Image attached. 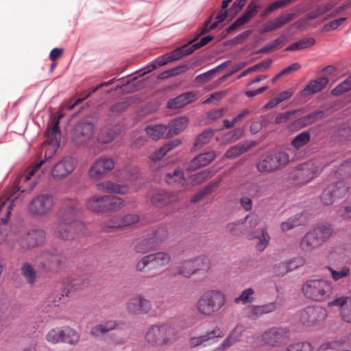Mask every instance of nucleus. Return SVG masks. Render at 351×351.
<instances>
[{
  "label": "nucleus",
  "mask_w": 351,
  "mask_h": 351,
  "mask_svg": "<svg viewBox=\"0 0 351 351\" xmlns=\"http://www.w3.org/2000/svg\"><path fill=\"white\" fill-rule=\"evenodd\" d=\"M59 261V256L56 254L45 252L36 258V263L44 269L48 268Z\"/></svg>",
  "instance_id": "36"
},
{
  "label": "nucleus",
  "mask_w": 351,
  "mask_h": 351,
  "mask_svg": "<svg viewBox=\"0 0 351 351\" xmlns=\"http://www.w3.org/2000/svg\"><path fill=\"white\" fill-rule=\"evenodd\" d=\"M119 134V130L117 128H104L101 130L97 140L100 143H110Z\"/></svg>",
  "instance_id": "37"
},
{
  "label": "nucleus",
  "mask_w": 351,
  "mask_h": 351,
  "mask_svg": "<svg viewBox=\"0 0 351 351\" xmlns=\"http://www.w3.org/2000/svg\"><path fill=\"white\" fill-rule=\"evenodd\" d=\"M223 335L224 333L220 328L215 327L202 335L190 337L189 339V346L191 348H196L212 345L218 342Z\"/></svg>",
  "instance_id": "12"
},
{
  "label": "nucleus",
  "mask_w": 351,
  "mask_h": 351,
  "mask_svg": "<svg viewBox=\"0 0 351 351\" xmlns=\"http://www.w3.org/2000/svg\"><path fill=\"white\" fill-rule=\"evenodd\" d=\"M289 160V156L287 153L277 152L261 160L257 164V169L260 172L269 173L287 165Z\"/></svg>",
  "instance_id": "10"
},
{
  "label": "nucleus",
  "mask_w": 351,
  "mask_h": 351,
  "mask_svg": "<svg viewBox=\"0 0 351 351\" xmlns=\"http://www.w3.org/2000/svg\"><path fill=\"white\" fill-rule=\"evenodd\" d=\"M44 164V161H40L34 166L25 176L23 178L24 182H28L31 181L29 184L26 189H23L21 193L27 191L29 193L37 184V180L40 178L41 174L43 173V169H41L42 165Z\"/></svg>",
  "instance_id": "25"
},
{
  "label": "nucleus",
  "mask_w": 351,
  "mask_h": 351,
  "mask_svg": "<svg viewBox=\"0 0 351 351\" xmlns=\"http://www.w3.org/2000/svg\"><path fill=\"white\" fill-rule=\"evenodd\" d=\"M54 204V198L51 195L40 194L34 197L29 203L27 211L33 216L43 217L52 210Z\"/></svg>",
  "instance_id": "7"
},
{
  "label": "nucleus",
  "mask_w": 351,
  "mask_h": 351,
  "mask_svg": "<svg viewBox=\"0 0 351 351\" xmlns=\"http://www.w3.org/2000/svg\"><path fill=\"white\" fill-rule=\"evenodd\" d=\"M350 174L349 163L341 165L333 176L330 183L326 186L337 199L344 197L348 191L349 186L343 180L344 178Z\"/></svg>",
  "instance_id": "6"
},
{
  "label": "nucleus",
  "mask_w": 351,
  "mask_h": 351,
  "mask_svg": "<svg viewBox=\"0 0 351 351\" xmlns=\"http://www.w3.org/2000/svg\"><path fill=\"white\" fill-rule=\"evenodd\" d=\"M294 14L289 13L284 15H280L275 19L269 21L265 24L263 27L259 30L261 34H265L268 32L273 31L278 29L291 21L294 18Z\"/></svg>",
  "instance_id": "26"
},
{
  "label": "nucleus",
  "mask_w": 351,
  "mask_h": 351,
  "mask_svg": "<svg viewBox=\"0 0 351 351\" xmlns=\"http://www.w3.org/2000/svg\"><path fill=\"white\" fill-rule=\"evenodd\" d=\"M252 18L250 14L245 13L241 17L237 19L227 29L228 33L234 30L237 27L248 22Z\"/></svg>",
  "instance_id": "62"
},
{
  "label": "nucleus",
  "mask_w": 351,
  "mask_h": 351,
  "mask_svg": "<svg viewBox=\"0 0 351 351\" xmlns=\"http://www.w3.org/2000/svg\"><path fill=\"white\" fill-rule=\"evenodd\" d=\"M189 123L188 118L180 117L169 122L168 125L169 135H177L186 129Z\"/></svg>",
  "instance_id": "35"
},
{
  "label": "nucleus",
  "mask_w": 351,
  "mask_h": 351,
  "mask_svg": "<svg viewBox=\"0 0 351 351\" xmlns=\"http://www.w3.org/2000/svg\"><path fill=\"white\" fill-rule=\"evenodd\" d=\"M156 61L157 64L153 63L152 64L148 65L147 66V68L145 69L146 71H145L143 72V75H144L147 73L151 72L152 71L156 69L157 66H161L165 65L166 64L171 62V60L170 59L169 56H164L159 57Z\"/></svg>",
  "instance_id": "59"
},
{
  "label": "nucleus",
  "mask_w": 351,
  "mask_h": 351,
  "mask_svg": "<svg viewBox=\"0 0 351 351\" xmlns=\"http://www.w3.org/2000/svg\"><path fill=\"white\" fill-rule=\"evenodd\" d=\"M337 214L339 216L351 219V199L345 205H342L337 210Z\"/></svg>",
  "instance_id": "64"
},
{
  "label": "nucleus",
  "mask_w": 351,
  "mask_h": 351,
  "mask_svg": "<svg viewBox=\"0 0 351 351\" xmlns=\"http://www.w3.org/2000/svg\"><path fill=\"white\" fill-rule=\"evenodd\" d=\"M315 171L309 165L302 166L301 170L298 173V176L302 183H308L315 177Z\"/></svg>",
  "instance_id": "47"
},
{
  "label": "nucleus",
  "mask_w": 351,
  "mask_h": 351,
  "mask_svg": "<svg viewBox=\"0 0 351 351\" xmlns=\"http://www.w3.org/2000/svg\"><path fill=\"white\" fill-rule=\"evenodd\" d=\"M328 307H337L341 319L351 324V295L335 296L328 303Z\"/></svg>",
  "instance_id": "15"
},
{
  "label": "nucleus",
  "mask_w": 351,
  "mask_h": 351,
  "mask_svg": "<svg viewBox=\"0 0 351 351\" xmlns=\"http://www.w3.org/2000/svg\"><path fill=\"white\" fill-rule=\"evenodd\" d=\"M95 127L88 121L78 122L73 128L71 140L76 145H82L89 142L95 135Z\"/></svg>",
  "instance_id": "8"
},
{
  "label": "nucleus",
  "mask_w": 351,
  "mask_h": 351,
  "mask_svg": "<svg viewBox=\"0 0 351 351\" xmlns=\"http://www.w3.org/2000/svg\"><path fill=\"white\" fill-rule=\"evenodd\" d=\"M117 324L114 321H108L93 326L90 330V333L94 336H100L112 330L115 329Z\"/></svg>",
  "instance_id": "41"
},
{
  "label": "nucleus",
  "mask_w": 351,
  "mask_h": 351,
  "mask_svg": "<svg viewBox=\"0 0 351 351\" xmlns=\"http://www.w3.org/2000/svg\"><path fill=\"white\" fill-rule=\"evenodd\" d=\"M320 199L324 205L330 206L332 205L337 198L336 196L333 195L330 189L326 187L321 195Z\"/></svg>",
  "instance_id": "57"
},
{
  "label": "nucleus",
  "mask_w": 351,
  "mask_h": 351,
  "mask_svg": "<svg viewBox=\"0 0 351 351\" xmlns=\"http://www.w3.org/2000/svg\"><path fill=\"white\" fill-rule=\"evenodd\" d=\"M252 145L250 143L245 142L231 147L223 156L226 158H234L243 153L247 152Z\"/></svg>",
  "instance_id": "39"
},
{
  "label": "nucleus",
  "mask_w": 351,
  "mask_h": 351,
  "mask_svg": "<svg viewBox=\"0 0 351 351\" xmlns=\"http://www.w3.org/2000/svg\"><path fill=\"white\" fill-rule=\"evenodd\" d=\"M114 167L112 159L108 158H99L97 159L88 170V176L91 179H101L107 173Z\"/></svg>",
  "instance_id": "14"
},
{
  "label": "nucleus",
  "mask_w": 351,
  "mask_h": 351,
  "mask_svg": "<svg viewBox=\"0 0 351 351\" xmlns=\"http://www.w3.org/2000/svg\"><path fill=\"white\" fill-rule=\"evenodd\" d=\"M62 343L75 345L79 341L80 335L75 330L69 326H64L62 327Z\"/></svg>",
  "instance_id": "40"
},
{
  "label": "nucleus",
  "mask_w": 351,
  "mask_h": 351,
  "mask_svg": "<svg viewBox=\"0 0 351 351\" xmlns=\"http://www.w3.org/2000/svg\"><path fill=\"white\" fill-rule=\"evenodd\" d=\"M166 182L173 186H182L185 182L183 172L179 169H175L166 175Z\"/></svg>",
  "instance_id": "45"
},
{
  "label": "nucleus",
  "mask_w": 351,
  "mask_h": 351,
  "mask_svg": "<svg viewBox=\"0 0 351 351\" xmlns=\"http://www.w3.org/2000/svg\"><path fill=\"white\" fill-rule=\"evenodd\" d=\"M180 143L181 141L180 140H175L160 147L158 150L153 153L152 155H150L149 158L153 161L159 160L162 158L167 152H169L173 148L178 146Z\"/></svg>",
  "instance_id": "44"
},
{
  "label": "nucleus",
  "mask_w": 351,
  "mask_h": 351,
  "mask_svg": "<svg viewBox=\"0 0 351 351\" xmlns=\"http://www.w3.org/2000/svg\"><path fill=\"white\" fill-rule=\"evenodd\" d=\"M332 8V5L330 4H323L319 5L316 10L312 11L308 13V18L310 19H314L317 18L318 16L325 14L328 11H329Z\"/></svg>",
  "instance_id": "60"
},
{
  "label": "nucleus",
  "mask_w": 351,
  "mask_h": 351,
  "mask_svg": "<svg viewBox=\"0 0 351 351\" xmlns=\"http://www.w3.org/2000/svg\"><path fill=\"white\" fill-rule=\"evenodd\" d=\"M291 0H278L275 2L271 3L264 11V14H267L268 13L287 6L289 3H291Z\"/></svg>",
  "instance_id": "63"
},
{
  "label": "nucleus",
  "mask_w": 351,
  "mask_h": 351,
  "mask_svg": "<svg viewBox=\"0 0 351 351\" xmlns=\"http://www.w3.org/2000/svg\"><path fill=\"white\" fill-rule=\"evenodd\" d=\"M95 187L97 190L104 193H116L119 195H125L130 191V186L128 184H120L111 180H104L98 182Z\"/></svg>",
  "instance_id": "21"
},
{
  "label": "nucleus",
  "mask_w": 351,
  "mask_h": 351,
  "mask_svg": "<svg viewBox=\"0 0 351 351\" xmlns=\"http://www.w3.org/2000/svg\"><path fill=\"white\" fill-rule=\"evenodd\" d=\"M326 309L319 305L306 306L299 312L300 323L305 328H317L323 325L327 318Z\"/></svg>",
  "instance_id": "5"
},
{
  "label": "nucleus",
  "mask_w": 351,
  "mask_h": 351,
  "mask_svg": "<svg viewBox=\"0 0 351 351\" xmlns=\"http://www.w3.org/2000/svg\"><path fill=\"white\" fill-rule=\"evenodd\" d=\"M327 270L330 272L331 279L335 282L348 277L351 273L350 267L347 265H343L337 268L328 266L327 267Z\"/></svg>",
  "instance_id": "38"
},
{
  "label": "nucleus",
  "mask_w": 351,
  "mask_h": 351,
  "mask_svg": "<svg viewBox=\"0 0 351 351\" xmlns=\"http://www.w3.org/2000/svg\"><path fill=\"white\" fill-rule=\"evenodd\" d=\"M178 197L176 194L160 192L154 193L150 197V202L156 207H163L170 203L176 202Z\"/></svg>",
  "instance_id": "27"
},
{
  "label": "nucleus",
  "mask_w": 351,
  "mask_h": 351,
  "mask_svg": "<svg viewBox=\"0 0 351 351\" xmlns=\"http://www.w3.org/2000/svg\"><path fill=\"white\" fill-rule=\"evenodd\" d=\"M284 351H313V347L308 341H297L288 344Z\"/></svg>",
  "instance_id": "46"
},
{
  "label": "nucleus",
  "mask_w": 351,
  "mask_h": 351,
  "mask_svg": "<svg viewBox=\"0 0 351 351\" xmlns=\"http://www.w3.org/2000/svg\"><path fill=\"white\" fill-rule=\"evenodd\" d=\"M199 268L197 265V260H186L176 267L178 274L184 278H190L195 274Z\"/></svg>",
  "instance_id": "29"
},
{
  "label": "nucleus",
  "mask_w": 351,
  "mask_h": 351,
  "mask_svg": "<svg viewBox=\"0 0 351 351\" xmlns=\"http://www.w3.org/2000/svg\"><path fill=\"white\" fill-rule=\"evenodd\" d=\"M254 290L252 288L245 289L239 296L234 299L236 304H246L254 301Z\"/></svg>",
  "instance_id": "51"
},
{
  "label": "nucleus",
  "mask_w": 351,
  "mask_h": 351,
  "mask_svg": "<svg viewBox=\"0 0 351 351\" xmlns=\"http://www.w3.org/2000/svg\"><path fill=\"white\" fill-rule=\"evenodd\" d=\"M334 233V229L329 225L317 226L303 236L300 247L304 252H312L320 247Z\"/></svg>",
  "instance_id": "3"
},
{
  "label": "nucleus",
  "mask_w": 351,
  "mask_h": 351,
  "mask_svg": "<svg viewBox=\"0 0 351 351\" xmlns=\"http://www.w3.org/2000/svg\"><path fill=\"white\" fill-rule=\"evenodd\" d=\"M62 328L57 327L51 329L46 335V340L52 344H56L62 342Z\"/></svg>",
  "instance_id": "49"
},
{
  "label": "nucleus",
  "mask_w": 351,
  "mask_h": 351,
  "mask_svg": "<svg viewBox=\"0 0 351 351\" xmlns=\"http://www.w3.org/2000/svg\"><path fill=\"white\" fill-rule=\"evenodd\" d=\"M85 228L82 221H61L54 230V235L63 240H71L81 234Z\"/></svg>",
  "instance_id": "11"
},
{
  "label": "nucleus",
  "mask_w": 351,
  "mask_h": 351,
  "mask_svg": "<svg viewBox=\"0 0 351 351\" xmlns=\"http://www.w3.org/2000/svg\"><path fill=\"white\" fill-rule=\"evenodd\" d=\"M217 156L215 152H209L201 154L195 157L189 165L188 169L194 171L197 168L209 165Z\"/></svg>",
  "instance_id": "28"
},
{
  "label": "nucleus",
  "mask_w": 351,
  "mask_h": 351,
  "mask_svg": "<svg viewBox=\"0 0 351 351\" xmlns=\"http://www.w3.org/2000/svg\"><path fill=\"white\" fill-rule=\"evenodd\" d=\"M245 226V220L241 219L228 223L226 226V230L234 236L240 235L243 233Z\"/></svg>",
  "instance_id": "48"
},
{
  "label": "nucleus",
  "mask_w": 351,
  "mask_h": 351,
  "mask_svg": "<svg viewBox=\"0 0 351 351\" xmlns=\"http://www.w3.org/2000/svg\"><path fill=\"white\" fill-rule=\"evenodd\" d=\"M305 263V259L302 257H296L291 259L288 263H281L276 268L282 267V269L280 271H276V275L281 276L287 274V272L292 271L298 267H302Z\"/></svg>",
  "instance_id": "33"
},
{
  "label": "nucleus",
  "mask_w": 351,
  "mask_h": 351,
  "mask_svg": "<svg viewBox=\"0 0 351 351\" xmlns=\"http://www.w3.org/2000/svg\"><path fill=\"white\" fill-rule=\"evenodd\" d=\"M328 83L325 77H321L310 82L301 92V95L306 97L320 91Z\"/></svg>",
  "instance_id": "34"
},
{
  "label": "nucleus",
  "mask_w": 351,
  "mask_h": 351,
  "mask_svg": "<svg viewBox=\"0 0 351 351\" xmlns=\"http://www.w3.org/2000/svg\"><path fill=\"white\" fill-rule=\"evenodd\" d=\"M244 327L242 325L237 324L228 333L227 337L215 348L210 351H226L232 346L239 342L243 334Z\"/></svg>",
  "instance_id": "18"
},
{
  "label": "nucleus",
  "mask_w": 351,
  "mask_h": 351,
  "mask_svg": "<svg viewBox=\"0 0 351 351\" xmlns=\"http://www.w3.org/2000/svg\"><path fill=\"white\" fill-rule=\"evenodd\" d=\"M195 99L194 93L191 92L184 93L176 98L169 99L167 102V106L171 109L180 108L192 102Z\"/></svg>",
  "instance_id": "30"
},
{
  "label": "nucleus",
  "mask_w": 351,
  "mask_h": 351,
  "mask_svg": "<svg viewBox=\"0 0 351 351\" xmlns=\"http://www.w3.org/2000/svg\"><path fill=\"white\" fill-rule=\"evenodd\" d=\"M310 139L308 132H302L296 136L292 141V145L295 148H300L306 145Z\"/></svg>",
  "instance_id": "56"
},
{
  "label": "nucleus",
  "mask_w": 351,
  "mask_h": 351,
  "mask_svg": "<svg viewBox=\"0 0 351 351\" xmlns=\"http://www.w3.org/2000/svg\"><path fill=\"white\" fill-rule=\"evenodd\" d=\"M247 237L250 240L257 239L255 248L259 252L263 251L267 247L270 241V237L265 227L255 230L252 233H250Z\"/></svg>",
  "instance_id": "24"
},
{
  "label": "nucleus",
  "mask_w": 351,
  "mask_h": 351,
  "mask_svg": "<svg viewBox=\"0 0 351 351\" xmlns=\"http://www.w3.org/2000/svg\"><path fill=\"white\" fill-rule=\"evenodd\" d=\"M139 216L136 214H129L123 216L121 221L119 223L114 225V226H130L137 223L139 221Z\"/></svg>",
  "instance_id": "61"
},
{
  "label": "nucleus",
  "mask_w": 351,
  "mask_h": 351,
  "mask_svg": "<svg viewBox=\"0 0 351 351\" xmlns=\"http://www.w3.org/2000/svg\"><path fill=\"white\" fill-rule=\"evenodd\" d=\"M285 38L286 37L285 35H281L276 39L267 43L264 47L261 48L259 50V53H267L276 49V48L280 47L285 40Z\"/></svg>",
  "instance_id": "53"
},
{
  "label": "nucleus",
  "mask_w": 351,
  "mask_h": 351,
  "mask_svg": "<svg viewBox=\"0 0 351 351\" xmlns=\"http://www.w3.org/2000/svg\"><path fill=\"white\" fill-rule=\"evenodd\" d=\"M213 136V130H206L200 134L196 138L194 145L195 147H202L204 145L208 143L210 139Z\"/></svg>",
  "instance_id": "54"
},
{
  "label": "nucleus",
  "mask_w": 351,
  "mask_h": 351,
  "mask_svg": "<svg viewBox=\"0 0 351 351\" xmlns=\"http://www.w3.org/2000/svg\"><path fill=\"white\" fill-rule=\"evenodd\" d=\"M271 60H266L259 64H257L253 66L250 67L249 69H246L243 72H242L239 77H245L247 75H248L250 73L256 72V71H264L267 70L271 65Z\"/></svg>",
  "instance_id": "52"
},
{
  "label": "nucleus",
  "mask_w": 351,
  "mask_h": 351,
  "mask_svg": "<svg viewBox=\"0 0 351 351\" xmlns=\"http://www.w3.org/2000/svg\"><path fill=\"white\" fill-rule=\"evenodd\" d=\"M315 44V40L313 38H305L298 42H295L287 47V51H295L303 49L313 46Z\"/></svg>",
  "instance_id": "50"
},
{
  "label": "nucleus",
  "mask_w": 351,
  "mask_h": 351,
  "mask_svg": "<svg viewBox=\"0 0 351 351\" xmlns=\"http://www.w3.org/2000/svg\"><path fill=\"white\" fill-rule=\"evenodd\" d=\"M20 271L25 281L32 285L36 281L37 273L34 267L29 262L22 263Z\"/></svg>",
  "instance_id": "31"
},
{
  "label": "nucleus",
  "mask_w": 351,
  "mask_h": 351,
  "mask_svg": "<svg viewBox=\"0 0 351 351\" xmlns=\"http://www.w3.org/2000/svg\"><path fill=\"white\" fill-rule=\"evenodd\" d=\"M59 121L57 119L52 128L47 132V144L45 152V157L50 158L59 147L60 131L58 128Z\"/></svg>",
  "instance_id": "20"
},
{
  "label": "nucleus",
  "mask_w": 351,
  "mask_h": 351,
  "mask_svg": "<svg viewBox=\"0 0 351 351\" xmlns=\"http://www.w3.org/2000/svg\"><path fill=\"white\" fill-rule=\"evenodd\" d=\"M226 294L219 289H210L204 292L197 301V311L205 316H211L219 312L226 303Z\"/></svg>",
  "instance_id": "1"
},
{
  "label": "nucleus",
  "mask_w": 351,
  "mask_h": 351,
  "mask_svg": "<svg viewBox=\"0 0 351 351\" xmlns=\"http://www.w3.org/2000/svg\"><path fill=\"white\" fill-rule=\"evenodd\" d=\"M107 198L105 195H93L86 199L85 203L86 208L94 213H106L105 199Z\"/></svg>",
  "instance_id": "23"
},
{
  "label": "nucleus",
  "mask_w": 351,
  "mask_h": 351,
  "mask_svg": "<svg viewBox=\"0 0 351 351\" xmlns=\"http://www.w3.org/2000/svg\"><path fill=\"white\" fill-rule=\"evenodd\" d=\"M152 265L155 269L162 268L171 261V256L166 252H158L149 254Z\"/></svg>",
  "instance_id": "32"
},
{
  "label": "nucleus",
  "mask_w": 351,
  "mask_h": 351,
  "mask_svg": "<svg viewBox=\"0 0 351 351\" xmlns=\"http://www.w3.org/2000/svg\"><path fill=\"white\" fill-rule=\"evenodd\" d=\"M75 160L71 158H65L57 162L51 171L54 179H62L73 172L75 169Z\"/></svg>",
  "instance_id": "19"
},
{
  "label": "nucleus",
  "mask_w": 351,
  "mask_h": 351,
  "mask_svg": "<svg viewBox=\"0 0 351 351\" xmlns=\"http://www.w3.org/2000/svg\"><path fill=\"white\" fill-rule=\"evenodd\" d=\"M332 289L331 283L323 278L308 280L302 287L304 296L315 302H323L330 298Z\"/></svg>",
  "instance_id": "4"
},
{
  "label": "nucleus",
  "mask_w": 351,
  "mask_h": 351,
  "mask_svg": "<svg viewBox=\"0 0 351 351\" xmlns=\"http://www.w3.org/2000/svg\"><path fill=\"white\" fill-rule=\"evenodd\" d=\"M81 214L79 203L75 199L65 202L60 214L61 221L71 222L80 221L78 218Z\"/></svg>",
  "instance_id": "17"
},
{
  "label": "nucleus",
  "mask_w": 351,
  "mask_h": 351,
  "mask_svg": "<svg viewBox=\"0 0 351 351\" xmlns=\"http://www.w3.org/2000/svg\"><path fill=\"white\" fill-rule=\"evenodd\" d=\"M193 53L191 46H184L182 48L178 49L172 52L169 56L171 61L182 58V57Z\"/></svg>",
  "instance_id": "55"
},
{
  "label": "nucleus",
  "mask_w": 351,
  "mask_h": 351,
  "mask_svg": "<svg viewBox=\"0 0 351 351\" xmlns=\"http://www.w3.org/2000/svg\"><path fill=\"white\" fill-rule=\"evenodd\" d=\"M351 89V75L336 86L332 90L334 95L342 94Z\"/></svg>",
  "instance_id": "58"
},
{
  "label": "nucleus",
  "mask_w": 351,
  "mask_h": 351,
  "mask_svg": "<svg viewBox=\"0 0 351 351\" xmlns=\"http://www.w3.org/2000/svg\"><path fill=\"white\" fill-rule=\"evenodd\" d=\"M13 195L0 202V226H5L8 219L12 208V202L17 197H12ZM6 235V230L0 228V241L3 240Z\"/></svg>",
  "instance_id": "22"
},
{
  "label": "nucleus",
  "mask_w": 351,
  "mask_h": 351,
  "mask_svg": "<svg viewBox=\"0 0 351 351\" xmlns=\"http://www.w3.org/2000/svg\"><path fill=\"white\" fill-rule=\"evenodd\" d=\"M151 302L141 295L132 298L126 304V310L132 315L147 314L152 310Z\"/></svg>",
  "instance_id": "16"
},
{
  "label": "nucleus",
  "mask_w": 351,
  "mask_h": 351,
  "mask_svg": "<svg viewBox=\"0 0 351 351\" xmlns=\"http://www.w3.org/2000/svg\"><path fill=\"white\" fill-rule=\"evenodd\" d=\"M176 330L167 324L152 325L145 333V341L152 347L169 346L176 341Z\"/></svg>",
  "instance_id": "2"
},
{
  "label": "nucleus",
  "mask_w": 351,
  "mask_h": 351,
  "mask_svg": "<svg viewBox=\"0 0 351 351\" xmlns=\"http://www.w3.org/2000/svg\"><path fill=\"white\" fill-rule=\"evenodd\" d=\"M45 241V232L40 229L25 230L20 234L17 243L23 250L34 248Z\"/></svg>",
  "instance_id": "9"
},
{
  "label": "nucleus",
  "mask_w": 351,
  "mask_h": 351,
  "mask_svg": "<svg viewBox=\"0 0 351 351\" xmlns=\"http://www.w3.org/2000/svg\"><path fill=\"white\" fill-rule=\"evenodd\" d=\"M289 337V330L287 328L274 327L265 331L262 335L264 343L272 348L278 346Z\"/></svg>",
  "instance_id": "13"
},
{
  "label": "nucleus",
  "mask_w": 351,
  "mask_h": 351,
  "mask_svg": "<svg viewBox=\"0 0 351 351\" xmlns=\"http://www.w3.org/2000/svg\"><path fill=\"white\" fill-rule=\"evenodd\" d=\"M108 198L105 199L106 204V212H114L121 210L124 206V200L117 196L105 195Z\"/></svg>",
  "instance_id": "43"
},
{
  "label": "nucleus",
  "mask_w": 351,
  "mask_h": 351,
  "mask_svg": "<svg viewBox=\"0 0 351 351\" xmlns=\"http://www.w3.org/2000/svg\"><path fill=\"white\" fill-rule=\"evenodd\" d=\"M145 130L147 135L152 140H158L165 133L167 126L164 125H147Z\"/></svg>",
  "instance_id": "42"
}]
</instances>
